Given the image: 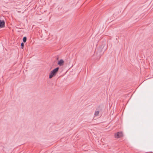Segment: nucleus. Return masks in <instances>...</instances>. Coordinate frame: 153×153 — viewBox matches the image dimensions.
Returning a JSON list of instances; mask_svg holds the SVG:
<instances>
[{
	"mask_svg": "<svg viewBox=\"0 0 153 153\" xmlns=\"http://www.w3.org/2000/svg\"><path fill=\"white\" fill-rule=\"evenodd\" d=\"M5 26V23L4 20H1L0 19V28H3Z\"/></svg>",
	"mask_w": 153,
	"mask_h": 153,
	"instance_id": "obj_3",
	"label": "nucleus"
},
{
	"mask_svg": "<svg viewBox=\"0 0 153 153\" xmlns=\"http://www.w3.org/2000/svg\"><path fill=\"white\" fill-rule=\"evenodd\" d=\"M27 37L25 36L24 37L23 39V41L24 42H25L27 41Z\"/></svg>",
	"mask_w": 153,
	"mask_h": 153,
	"instance_id": "obj_7",
	"label": "nucleus"
},
{
	"mask_svg": "<svg viewBox=\"0 0 153 153\" xmlns=\"http://www.w3.org/2000/svg\"><path fill=\"white\" fill-rule=\"evenodd\" d=\"M59 69V68L58 67L52 71L49 74V78L51 79L58 72Z\"/></svg>",
	"mask_w": 153,
	"mask_h": 153,
	"instance_id": "obj_1",
	"label": "nucleus"
},
{
	"mask_svg": "<svg viewBox=\"0 0 153 153\" xmlns=\"http://www.w3.org/2000/svg\"><path fill=\"white\" fill-rule=\"evenodd\" d=\"M21 48L23 49L24 46V44L23 42H22L21 44Z\"/></svg>",
	"mask_w": 153,
	"mask_h": 153,
	"instance_id": "obj_8",
	"label": "nucleus"
},
{
	"mask_svg": "<svg viewBox=\"0 0 153 153\" xmlns=\"http://www.w3.org/2000/svg\"><path fill=\"white\" fill-rule=\"evenodd\" d=\"M123 136V132L122 131L118 132L114 134V137L115 138H118Z\"/></svg>",
	"mask_w": 153,
	"mask_h": 153,
	"instance_id": "obj_2",
	"label": "nucleus"
},
{
	"mask_svg": "<svg viewBox=\"0 0 153 153\" xmlns=\"http://www.w3.org/2000/svg\"><path fill=\"white\" fill-rule=\"evenodd\" d=\"M102 109V108L100 105H99L98 108L96 109V110L100 111Z\"/></svg>",
	"mask_w": 153,
	"mask_h": 153,
	"instance_id": "obj_5",
	"label": "nucleus"
},
{
	"mask_svg": "<svg viewBox=\"0 0 153 153\" xmlns=\"http://www.w3.org/2000/svg\"><path fill=\"white\" fill-rule=\"evenodd\" d=\"M64 62L63 60L62 59H61L58 62V64L60 66H62L63 65Z\"/></svg>",
	"mask_w": 153,
	"mask_h": 153,
	"instance_id": "obj_4",
	"label": "nucleus"
},
{
	"mask_svg": "<svg viewBox=\"0 0 153 153\" xmlns=\"http://www.w3.org/2000/svg\"><path fill=\"white\" fill-rule=\"evenodd\" d=\"M99 113V111H98L97 110V111H96L94 113V115L95 116H97L98 115Z\"/></svg>",
	"mask_w": 153,
	"mask_h": 153,
	"instance_id": "obj_6",
	"label": "nucleus"
}]
</instances>
